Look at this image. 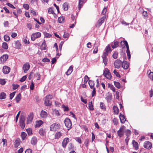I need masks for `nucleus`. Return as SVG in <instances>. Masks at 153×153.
<instances>
[{
	"instance_id": "nucleus-17",
	"label": "nucleus",
	"mask_w": 153,
	"mask_h": 153,
	"mask_svg": "<svg viewBox=\"0 0 153 153\" xmlns=\"http://www.w3.org/2000/svg\"><path fill=\"white\" fill-rule=\"evenodd\" d=\"M40 115L42 118H46L47 117L48 114L45 111L42 110L40 114Z\"/></svg>"
},
{
	"instance_id": "nucleus-2",
	"label": "nucleus",
	"mask_w": 153,
	"mask_h": 153,
	"mask_svg": "<svg viewBox=\"0 0 153 153\" xmlns=\"http://www.w3.org/2000/svg\"><path fill=\"white\" fill-rule=\"evenodd\" d=\"M53 96L51 95H48L45 97V104L47 106H50L51 105V102L50 100L53 98Z\"/></svg>"
},
{
	"instance_id": "nucleus-47",
	"label": "nucleus",
	"mask_w": 153,
	"mask_h": 153,
	"mask_svg": "<svg viewBox=\"0 0 153 153\" xmlns=\"http://www.w3.org/2000/svg\"><path fill=\"white\" fill-rule=\"evenodd\" d=\"M89 108L90 110H93L94 109L93 105L92 104V102H90L88 104Z\"/></svg>"
},
{
	"instance_id": "nucleus-12",
	"label": "nucleus",
	"mask_w": 153,
	"mask_h": 153,
	"mask_svg": "<svg viewBox=\"0 0 153 153\" xmlns=\"http://www.w3.org/2000/svg\"><path fill=\"white\" fill-rule=\"evenodd\" d=\"M33 117V113H30L28 116L27 120V124H28L31 123Z\"/></svg>"
},
{
	"instance_id": "nucleus-63",
	"label": "nucleus",
	"mask_w": 153,
	"mask_h": 153,
	"mask_svg": "<svg viewBox=\"0 0 153 153\" xmlns=\"http://www.w3.org/2000/svg\"><path fill=\"white\" fill-rule=\"evenodd\" d=\"M42 62H49L50 61V60L47 58H45L42 59Z\"/></svg>"
},
{
	"instance_id": "nucleus-28",
	"label": "nucleus",
	"mask_w": 153,
	"mask_h": 153,
	"mask_svg": "<svg viewBox=\"0 0 153 153\" xmlns=\"http://www.w3.org/2000/svg\"><path fill=\"white\" fill-rule=\"evenodd\" d=\"M43 122L41 120H39L37 121L36 122V124L35 125V127H39L43 124Z\"/></svg>"
},
{
	"instance_id": "nucleus-49",
	"label": "nucleus",
	"mask_w": 153,
	"mask_h": 153,
	"mask_svg": "<svg viewBox=\"0 0 153 153\" xmlns=\"http://www.w3.org/2000/svg\"><path fill=\"white\" fill-rule=\"evenodd\" d=\"M53 114H55L57 116H59L60 115L59 111L56 110H54L53 111Z\"/></svg>"
},
{
	"instance_id": "nucleus-22",
	"label": "nucleus",
	"mask_w": 153,
	"mask_h": 153,
	"mask_svg": "<svg viewBox=\"0 0 153 153\" xmlns=\"http://www.w3.org/2000/svg\"><path fill=\"white\" fill-rule=\"evenodd\" d=\"M119 117L120 122L122 123H124L126 121V119L124 116L120 113V114Z\"/></svg>"
},
{
	"instance_id": "nucleus-64",
	"label": "nucleus",
	"mask_w": 153,
	"mask_h": 153,
	"mask_svg": "<svg viewBox=\"0 0 153 153\" xmlns=\"http://www.w3.org/2000/svg\"><path fill=\"white\" fill-rule=\"evenodd\" d=\"M32 150L30 149H27L25 151V153H32Z\"/></svg>"
},
{
	"instance_id": "nucleus-33",
	"label": "nucleus",
	"mask_w": 153,
	"mask_h": 153,
	"mask_svg": "<svg viewBox=\"0 0 153 153\" xmlns=\"http://www.w3.org/2000/svg\"><path fill=\"white\" fill-rule=\"evenodd\" d=\"M147 74H149V77L150 79L152 80H153V72H151L150 70H148L147 72Z\"/></svg>"
},
{
	"instance_id": "nucleus-61",
	"label": "nucleus",
	"mask_w": 153,
	"mask_h": 153,
	"mask_svg": "<svg viewBox=\"0 0 153 153\" xmlns=\"http://www.w3.org/2000/svg\"><path fill=\"white\" fill-rule=\"evenodd\" d=\"M62 107L63 108L65 111H68L69 110V109L68 107L65 106L64 105H62Z\"/></svg>"
},
{
	"instance_id": "nucleus-46",
	"label": "nucleus",
	"mask_w": 153,
	"mask_h": 153,
	"mask_svg": "<svg viewBox=\"0 0 153 153\" xmlns=\"http://www.w3.org/2000/svg\"><path fill=\"white\" fill-rule=\"evenodd\" d=\"M53 7H50L48 10V12L49 14H54V11L53 10Z\"/></svg>"
},
{
	"instance_id": "nucleus-3",
	"label": "nucleus",
	"mask_w": 153,
	"mask_h": 153,
	"mask_svg": "<svg viewBox=\"0 0 153 153\" xmlns=\"http://www.w3.org/2000/svg\"><path fill=\"white\" fill-rule=\"evenodd\" d=\"M60 127V124L55 123L52 124L50 127V130L51 131H55L59 129Z\"/></svg>"
},
{
	"instance_id": "nucleus-5",
	"label": "nucleus",
	"mask_w": 153,
	"mask_h": 153,
	"mask_svg": "<svg viewBox=\"0 0 153 153\" xmlns=\"http://www.w3.org/2000/svg\"><path fill=\"white\" fill-rule=\"evenodd\" d=\"M64 122L66 127L69 130L71 128L72 123L70 119L68 118H66L64 121Z\"/></svg>"
},
{
	"instance_id": "nucleus-6",
	"label": "nucleus",
	"mask_w": 153,
	"mask_h": 153,
	"mask_svg": "<svg viewBox=\"0 0 153 153\" xmlns=\"http://www.w3.org/2000/svg\"><path fill=\"white\" fill-rule=\"evenodd\" d=\"M25 117L24 116L21 115L20 120V125L21 128L22 129H24L25 127Z\"/></svg>"
},
{
	"instance_id": "nucleus-34",
	"label": "nucleus",
	"mask_w": 153,
	"mask_h": 153,
	"mask_svg": "<svg viewBox=\"0 0 153 153\" xmlns=\"http://www.w3.org/2000/svg\"><path fill=\"white\" fill-rule=\"evenodd\" d=\"M69 7L68 3L66 2L65 3L63 4L62 8L64 10L66 11L68 10Z\"/></svg>"
},
{
	"instance_id": "nucleus-59",
	"label": "nucleus",
	"mask_w": 153,
	"mask_h": 153,
	"mask_svg": "<svg viewBox=\"0 0 153 153\" xmlns=\"http://www.w3.org/2000/svg\"><path fill=\"white\" fill-rule=\"evenodd\" d=\"M26 78V76H24L20 80V81L21 82H22L25 80Z\"/></svg>"
},
{
	"instance_id": "nucleus-53",
	"label": "nucleus",
	"mask_w": 153,
	"mask_h": 153,
	"mask_svg": "<svg viewBox=\"0 0 153 153\" xmlns=\"http://www.w3.org/2000/svg\"><path fill=\"white\" fill-rule=\"evenodd\" d=\"M88 80L89 77L87 75H86L84 77V83H86L88 81Z\"/></svg>"
},
{
	"instance_id": "nucleus-19",
	"label": "nucleus",
	"mask_w": 153,
	"mask_h": 153,
	"mask_svg": "<svg viewBox=\"0 0 153 153\" xmlns=\"http://www.w3.org/2000/svg\"><path fill=\"white\" fill-rule=\"evenodd\" d=\"M39 133L40 135L42 136H44L46 133V129L43 128H41L39 130Z\"/></svg>"
},
{
	"instance_id": "nucleus-51",
	"label": "nucleus",
	"mask_w": 153,
	"mask_h": 153,
	"mask_svg": "<svg viewBox=\"0 0 153 153\" xmlns=\"http://www.w3.org/2000/svg\"><path fill=\"white\" fill-rule=\"evenodd\" d=\"M113 73L117 77H120V75L119 74V73L116 70H114Z\"/></svg>"
},
{
	"instance_id": "nucleus-30",
	"label": "nucleus",
	"mask_w": 153,
	"mask_h": 153,
	"mask_svg": "<svg viewBox=\"0 0 153 153\" xmlns=\"http://www.w3.org/2000/svg\"><path fill=\"white\" fill-rule=\"evenodd\" d=\"M73 71V67L70 66L67 71L66 72V74L67 75H70Z\"/></svg>"
},
{
	"instance_id": "nucleus-57",
	"label": "nucleus",
	"mask_w": 153,
	"mask_h": 153,
	"mask_svg": "<svg viewBox=\"0 0 153 153\" xmlns=\"http://www.w3.org/2000/svg\"><path fill=\"white\" fill-rule=\"evenodd\" d=\"M113 122L115 125H117L118 123L117 119L116 118H114L113 120Z\"/></svg>"
},
{
	"instance_id": "nucleus-29",
	"label": "nucleus",
	"mask_w": 153,
	"mask_h": 153,
	"mask_svg": "<svg viewBox=\"0 0 153 153\" xmlns=\"http://www.w3.org/2000/svg\"><path fill=\"white\" fill-rule=\"evenodd\" d=\"M111 46L113 49L116 48L118 46V42L117 41H115L114 43H112Z\"/></svg>"
},
{
	"instance_id": "nucleus-18",
	"label": "nucleus",
	"mask_w": 153,
	"mask_h": 153,
	"mask_svg": "<svg viewBox=\"0 0 153 153\" xmlns=\"http://www.w3.org/2000/svg\"><path fill=\"white\" fill-rule=\"evenodd\" d=\"M69 141V139L68 138H66L64 139L62 142V146L64 148L65 147Z\"/></svg>"
},
{
	"instance_id": "nucleus-50",
	"label": "nucleus",
	"mask_w": 153,
	"mask_h": 153,
	"mask_svg": "<svg viewBox=\"0 0 153 153\" xmlns=\"http://www.w3.org/2000/svg\"><path fill=\"white\" fill-rule=\"evenodd\" d=\"M118 53L117 52H115L113 54V57L114 59H116L117 58Z\"/></svg>"
},
{
	"instance_id": "nucleus-40",
	"label": "nucleus",
	"mask_w": 153,
	"mask_h": 153,
	"mask_svg": "<svg viewBox=\"0 0 153 153\" xmlns=\"http://www.w3.org/2000/svg\"><path fill=\"white\" fill-rule=\"evenodd\" d=\"M2 47L4 49L7 50L8 48V46L7 43L5 42H4L2 43Z\"/></svg>"
},
{
	"instance_id": "nucleus-58",
	"label": "nucleus",
	"mask_w": 153,
	"mask_h": 153,
	"mask_svg": "<svg viewBox=\"0 0 153 153\" xmlns=\"http://www.w3.org/2000/svg\"><path fill=\"white\" fill-rule=\"evenodd\" d=\"M15 92H12V93L10 94V100H12V98H13L15 94Z\"/></svg>"
},
{
	"instance_id": "nucleus-37",
	"label": "nucleus",
	"mask_w": 153,
	"mask_h": 153,
	"mask_svg": "<svg viewBox=\"0 0 153 153\" xmlns=\"http://www.w3.org/2000/svg\"><path fill=\"white\" fill-rule=\"evenodd\" d=\"M114 113L115 114H117L119 112V109L117 107L114 106L113 107Z\"/></svg>"
},
{
	"instance_id": "nucleus-35",
	"label": "nucleus",
	"mask_w": 153,
	"mask_h": 153,
	"mask_svg": "<svg viewBox=\"0 0 153 153\" xmlns=\"http://www.w3.org/2000/svg\"><path fill=\"white\" fill-rule=\"evenodd\" d=\"M6 98V94L3 92H1L0 94V99L2 100L5 99Z\"/></svg>"
},
{
	"instance_id": "nucleus-4",
	"label": "nucleus",
	"mask_w": 153,
	"mask_h": 153,
	"mask_svg": "<svg viewBox=\"0 0 153 153\" xmlns=\"http://www.w3.org/2000/svg\"><path fill=\"white\" fill-rule=\"evenodd\" d=\"M126 129V127L124 126H121L119 130L117 131L118 136L121 137L124 135V131Z\"/></svg>"
},
{
	"instance_id": "nucleus-26",
	"label": "nucleus",
	"mask_w": 153,
	"mask_h": 153,
	"mask_svg": "<svg viewBox=\"0 0 153 153\" xmlns=\"http://www.w3.org/2000/svg\"><path fill=\"white\" fill-rule=\"evenodd\" d=\"M132 144L133 147L134 148L135 150H137L138 149V143L136 142L134 140H133L132 141Z\"/></svg>"
},
{
	"instance_id": "nucleus-42",
	"label": "nucleus",
	"mask_w": 153,
	"mask_h": 153,
	"mask_svg": "<svg viewBox=\"0 0 153 153\" xmlns=\"http://www.w3.org/2000/svg\"><path fill=\"white\" fill-rule=\"evenodd\" d=\"M21 97V94L20 93H19L16 97V100L17 103L20 100Z\"/></svg>"
},
{
	"instance_id": "nucleus-11",
	"label": "nucleus",
	"mask_w": 153,
	"mask_h": 153,
	"mask_svg": "<svg viewBox=\"0 0 153 153\" xmlns=\"http://www.w3.org/2000/svg\"><path fill=\"white\" fill-rule=\"evenodd\" d=\"M30 67V65L28 62H27L24 64L23 66V69L24 72L25 73L27 72V71L29 70Z\"/></svg>"
},
{
	"instance_id": "nucleus-9",
	"label": "nucleus",
	"mask_w": 153,
	"mask_h": 153,
	"mask_svg": "<svg viewBox=\"0 0 153 153\" xmlns=\"http://www.w3.org/2000/svg\"><path fill=\"white\" fill-rule=\"evenodd\" d=\"M105 17L104 16H103L100 19H99L97 22L95 26L97 27H99L104 22Z\"/></svg>"
},
{
	"instance_id": "nucleus-32",
	"label": "nucleus",
	"mask_w": 153,
	"mask_h": 153,
	"mask_svg": "<svg viewBox=\"0 0 153 153\" xmlns=\"http://www.w3.org/2000/svg\"><path fill=\"white\" fill-rule=\"evenodd\" d=\"M46 45L45 42V40L43 42L42 45L40 47V49L42 50H45L46 49Z\"/></svg>"
},
{
	"instance_id": "nucleus-14",
	"label": "nucleus",
	"mask_w": 153,
	"mask_h": 153,
	"mask_svg": "<svg viewBox=\"0 0 153 153\" xmlns=\"http://www.w3.org/2000/svg\"><path fill=\"white\" fill-rule=\"evenodd\" d=\"M122 61L120 59L116 60L114 62V66L115 68H119L120 67V65L122 64Z\"/></svg>"
},
{
	"instance_id": "nucleus-43",
	"label": "nucleus",
	"mask_w": 153,
	"mask_h": 153,
	"mask_svg": "<svg viewBox=\"0 0 153 153\" xmlns=\"http://www.w3.org/2000/svg\"><path fill=\"white\" fill-rule=\"evenodd\" d=\"M114 85L118 88H120L121 87L120 84L119 82L114 81Z\"/></svg>"
},
{
	"instance_id": "nucleus-55",
	"label": "nucleus",
	"mask_w": 153,
	"mask_h": 153,
	"mask_svg": "<svg viewBox=\"0 0 153 153\" xmlns=\"http://www.w3.org/2000/svg\"><path fill=\"white\" fill-rule=\"evenodd\" d=\"M75 140L78 142L80 144L82 143V140L79 137H77L75 138Z\"/></svg>"
},
{
	"instance_id": "nucleus-38",
	"label": "nucleus",
	"mask_w": 153,
	"mask_h": 153,
	"mask_svg": "<svg viewBox=\"0 0 153 153\" xmlns=\"http://www.w3.org/2000/svg\"><path fill=\"white\" fill-rule=\"evenodd\" d=\"M100 107L103 110H106V107L104 103L102 102H100Z\"/></svg>"
},
{
	"instance_id": "nucleus-31",
	"label": "nucleus",
	"mask_w": 153,
	"mask_h": 153,
	"mask_svg": "<svg viewBox=\"0 0 153 153\" xmlns=\"http://www.w3.org/2000/svg\"><path fill=\"white\" fill-rule=\"evenodd\" d=\"M107 56H104L102 55V56L103 59V62L104 63L105 65H106L107 64V62L108 61V59L106 57Z\"/></svg>"
},
{
	"instance_id": "nucleus-13",
	"label": "nucleus",
	"mask_w": 153,
	"mask_h": 153,
	"mask_svg": "<svg viewBox=\"0 0 153 153\" xmlns=\"http://www.w3.org/2000/svg\"><path fill=\"white\" fill-rule=\"evenodd\" d=\"M143 146L146 149H149L152 147V144L149 141H146L144 142Z\"/></svg>"
},
{
	"instance_id": "nucleus-60",
	"label": "nucleus",
	"mask_w": 153,
	"mask_h": 153,
	"mask_svg": "<svg viewBox=\"0 0 153 153\" xmlns=\"http://www.w3.org/2000/svg\"><path fill=\"white\" fill-rule=\"evenodd\" d=\"M23 7L26 10H28L29 9V6L27 4H24L23 5Z\"/></svg>"
},
{
	"instance_id": "nucleus-25",
	"label": "nucleus",
	"mask_w": 153,
	"mask_h": 153,
	"mask_svg": "<svg viewBox=\"0 0 153 153\" xmlns=\"http://www.w3.org/2000/svg\"><path fill=\"white\" fill-rule=\"evenodd\" d=\"M85 0H79L78 5V9L79 10L81 8L83 4L85 2Z\"/></svg>"
},
{
	"instance_id": "nucleus-21",
	"label": "nucleus",
	"mask_w": 153,
	"mask_h": 153,
	"mask_svg": "<svg viewBox=\"0 0 153 153\" xmlns=\"http://www.w3.org/2000/svg\"><path fill=\"white\" fill-rule=\"evenodd\" d=\"M122 67L125 69H127L128 67V64L126 61H124L122 63Z\"/></svg>"
},
{
	"instance_id": "nucleus-36",
	"label": "nucleus",
	"mask_w": 153,
	"mask_h": 153,
	"mask_svg": "<svg viewBox=\"0 0 153 153\" xmlns=\"http://www.w3.org/2000/svg\"><path fill=\"white\" fill-rule=\"evenodd\" d=\"M108 87L111 90H112L114 92H115V88L114 87L113 85L109 83H108Z\"/></svg>"
},
{
	"instance_id": "nucleus-16",
	"label": "nucleus",
	"mask_w": 153,
	"mask_h": 153,
	"mask_svg": "<svg viewBox=\"0 0 153 153\" xmlns=\"http://www.w3.org/2000/svg\"><path fill=\"white\" fill-rule=\"evenodd\" d=\"M8 56L7 54H4L0 58L1 63L6 61L8 59Z\"/></svg>"
},
{
	"instance_id": "nucleus-7",
	"label": "nucleus",
	"mask_w": 153,
	"mask_h": 153,
	"mask_svg": "<svg viewBox=\"0 0 153 153\" xmlns=\"http://www.w3.org/2000/svg\"><path fill=\"white\" fill-rule=\"evenodd\" d=\"M104 51H105L103 52L102 55L107 56L108 54L111 51V50L109 45H108V46L105 47Z\"/></svg>"
},
{
	"instance_id": "nucleus-24",
	"label": "nucleus",
	"mask_w": 153,
	"mask_h": 153,
	"mask_svg": "<svg viewBox=\"0 0 153 153\" xmlns=\"http://www.w3.org/2000/svg\"><path fill=\"white\" fill-rule=\"evenodd\" d=\"M37 139L36 137H33L31 140V143L33 145H35L37 143Z\"/></svg>"
},
{
	"instance_id": "nucleus-52",
	"label": "nucleus",
	"mask_w": 153,
	"mask_h": 153,
	"mask_svg": "<svg viewBox=\"0 0 153 153\" xmlns=\"http://www.w3.org/2000/svg\"><path fill=\"white\" fill-rule=\"evenodd\" d=\"M6 81L4 79H0V83L1 85H4L6 83Z\"/></svg>"
},
{
	"instance_id": "nucleus-27",
	"label": "nucleus",
	"mask_w": 153,
	"mask_h": 153,
	"mask_svg": "<svg viewBox=\"0 0 153 153\" xmlns=\"http://www.w3.org/2000/svg\"><path fill=\"white\" fill-rule=\"evenodd\" d=\"M62 133L60 132H56L55 134V138L58 139L62 136Z\"/></svg>"
},
{
	"instance_id": "nucleus-44",
	"label": "nucleus",
	"mask_w": 153,
	"mask_h": 153,
	"mask_svg": "<svg viewBox=\"0 0 153 153\" xmlns=\"http://www.w3.org/2000/svg\"><path fill=\"white\" fill-rule=\"evenodd\" d=\"M64 18L63 16H61L58 18V21L59 23H62L64 22Z\"/></svg>"
},
{
	"instance_id": "nucleus-41",
	"label": "nucleus",
	"mask_w": 153,
	"mask_h": 153,
	"mask_svg": "<svg viewBox=\"0 0 153 153\" xmlns=\"http://www.w3.org/2000/svg\"><path fill=\"white\" fill-rule=\"evenodd\" d=\"M125 133L127 137H128L131 134V131L129 129H127L125 131Z\"/></svg>"
},
{
	"instance_id": "nucleus-45",
	"label": "nucleus",
	"mask_w": 153,
	"mask_h": 153,
	"mask_svg": "<svg viewBox=\"0 0 153 153\" xmlns=\"http://www.w3.org/2000/svg\"><path fill=\"white\" fill-rule=\"evenodd\" d=\"M27 136L26 134L24 132H22L21 133V136L22 140H24Z\"/></svg>"
},
{
	"instance_id": "nucleus-1",
	"label": "nucleus",
	"mask_w": 153,
	"mask_h": 153,
	"mask_svg": "<svg viewBox=\"0 0 153 153\" xmlns=\"http://www.w3.org/2000/svg\"><path fill=\"white\" fill-rule=\"evenodd\" d=\"M120 45L123 48H124L126 46V48H127L126 52L127 53L128 56V59H130L131 57L130 52L129 50V46L127 41H121L120 42Z\"/></svg>"
},
{
	"instance_id": "nucleus-39",
	"label": "nucleus",
	"mask_w": 153,
	"mask_h": 153,
	"mask_svg": "<svg viewBox=\"0 0 153 153\" xmlns=\"http://www.w3.org/2000/svg\"><path fill=\"white\" fill-rule=\"evenodd\" d=\"M88 83L91 89H92L94 87V84L93 81L91 80H89L88 81Z\"/></svg>"
},
{
	"instance_id": "nucleus-8",
	"label": "nucleus",
	"mask_w": 153,
	"mask_h": 153,
	"mask_svg": "<svg viewBox=\"0 0 153 153\" xmlns=\"http://www.w3.org/2000/svg\"><path fill=\"white\" fill-rule=\"evenodd\" d=\"M103 75L107 79H111V76L110 73L109 71L107 68H105L103 73Z\"/></svg>"
},
{
	"instance_id": "nucleus-20",
	"label": "nucleus",
	"mask_w": 153,
	"mask_h": 153,
	"mask_svg": "<svg viewBox=\"0 0 153 153\" xmlns=\"http://www.w3.org/2000/svg\"><path fill=\"white\" fill-rule=\"evenodd\" d=\"M15 48L19 49L21 48V44L19 40H17L15 42Z\"/></svg>"
},
{
	"instance_id": "nucleus-23",
	"label": "nucleus",
	"mask_w": 153,
	"mask_h": 153,
	"mask_svg": "<svg viewBox=\"0 0 153 153\" xmlns=\"http://www.w3.org/2000/svg\"><path fill=\"white\" fill-rule=\"evenodd\" d=\"M20 140L17 138L15 141L14 143L15 147L17 148L20 144Z\"/></svg>"
},
{
	"instance_id": "nucleus-62",
	"label": "nucleus",
	"mask_w": 153,
	"mask_h": 153,
	"mask_svg": "<svg viewBox=\"0 0 153 153\" xmlns=\"http://www.w3.org/2000/svg\"><path fill=\"white\" fill-rule=\"evenodd\" d=\"M26 131H27L28 134L29 135H31L32 134V130L31 129H26Z\"/></svg>"
},
{
	"instance_id": "nucleus-10",
	"label": "nucleus",
	"mask_w": 153,
	"mask_h": 153,
	"mask_svg": "<svg viewBox=\"0 0 153 153\" xmlns=\"http://www.w3.org/2000/svg\"><path fill=\"white\" fill-rule=\"evenodd\" d=\"M41 34L39 32H36L34 33H33L31 36V39L33 41L35 40L36 38L40 37Z\"/></svg>"
},
{
	"instance_id": "nucleus-56",
	"label": "nucleus",
	"mask_w": 153,
	"mask_h": 153,
	"mask_svg": "<svg viewBox=\"0 0 153 153\" xmlns=\"http://www.w3.org/2000/svg\"><path fill=\"white\" fill-rule=\"evenodd\" d=\"M89 141L88 139H86L85 140V146L87 147L89 144Z\"/></svg>"
},
{
	"instance_id": "nucleus-54",
	"label": "nucleus",
	"mask_w": 153,
	"mask_h": 153,
	"mask_svg": "<svg viewBox=\"0 0 153 153\" xmlns=\"http://www.w3.org/2000/svg\"><path fill=\"white\" fill-rule=\"evenodd\" d=\"M35 76L37 77V80H39L40 79V74L39 73H38V72L36 73L35 74Z\"/></svg>"
},
{
	"instance_id": "nucleus-48",
	"label": "nucleus",
	"mask_w": 153,
	"mask_h": 153,
	"mask_svg": "<svg viewBox=\"0 0 153 153\" xmlns=\"http://www.w3.org/2000/svg\"><path fill=\"white\" fill-rule=\"evenodd\" d=\"M4 41L6 42L9 41L10 39V37L7 35H5L4 36Z\"/></svg>"
},
{
	"instance_id": "nucleus-15",
	"label": "nucleus",
	"mask_w": 153,
	"mask_h": 153,
	"mask_svg": "<svg viewBox=\"0 0 153 153\" xmlns=\"http://www.w3.org/2000/svg\"><path fill=\"white\" fill-rule=\"evenodd\" d=\"M10 71V68L6 66H4L3 68V72L4 74H8Z\"/></svg>"
}]
</instances>
